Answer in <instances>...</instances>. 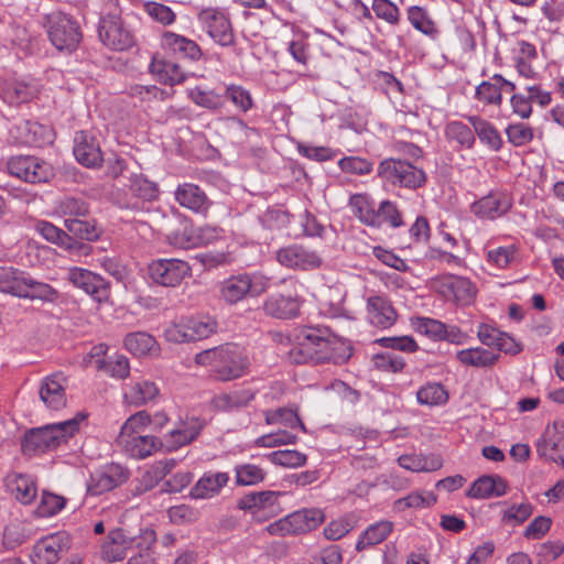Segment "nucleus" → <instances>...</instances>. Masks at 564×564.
<instances>
[{
  "label": "nucleus",
  "instance_id": "f257e3e1",
  "mask_svg": "<svg viewBox=\"0 0 564 564\" xmlns=\"http://www.w3.org/2000/svg\"><path fill=\"white\" fill-rule=\"evenodd\" d=\"M294 364L310 361L345 364L351 357V347L346 340L326 335L322 329L303 328L295 336V344L288 352Z\"/></svg>",
  "mask_w": 564,
  "mask_h": 564
},
{
  "label": "nucleus",
  "instance_id": "f03ea898",
  "mask_svg": "<svg viewBox=\"0 0 564 564\" xmlns=\"http://www.w3.org/2000/svg\"><path fill=\"white\" fill-rule=\"evenodd\" d=\"M195 362L212 367L214 378L223 382L245 376L250 367L245 351L232 344L203 350L195 356Z\"/></svg>",
  "mask_w": 564,
  "mask_h": 564
},
{
  "label": "nucleus",
  "instance_id": "7ed1b4c3",
  "mask_svg": "<svg viewBox=\"0 0 564 564\" xmlns=\"http://www.w3.org/2000/svg\"><path fill=\"white\" fill-rule=\"evenodd\" d=\"M85 417L84 413H78L73 419L30 430L22 443L23 451L30 453L56 449L79 431V424Z\"/></svg>",
  "mask_w": 564,
  "mask_h": 564
},
{
  "label": "nucleus",
  "instance_id": "20e7f679",
  "mask_svg": "<svg viewBox=\"0 0 564 564\" xmlns=\"http://www.w3.org/2000/svg\"><path fill=\"white\" fill-rule=\"evenodd\" d=\"M156 541V533L151 528L141 529L132 535L123 529H113L100 546L101 557L107 562H121L132 549H151Z\"/></svg>",
  "mask_w": 564,
  "mask_h": 564
},
{
  "label": "nucleus",
  "instance_id": "39448f33",
  "mask_svg": "<svg viewBox=\"0 0 564 564\" xmlns=\"http://www.w3.org/2000/svg\"><path fill=\"white\" fill-rule=\"evenodd\" d=\"M42 25L46 30L50 42L61 52L74 51L82 40L77 22L61 11L44 14Z\"/></svg>",
  "mask_w": 564,
  "mask_h": 564
},
{
  "label": "nucleus",
  "instance_id": "423d86ee",
  "mask_svg": "<svg viewBox=\"0 0 564 564\" xmlns=\"http://www.w3.org/2000/svg\"><path fill=\"white\" fill-rule=\"evenodd\" d=\"M269 286V279L261 273H240L231 275L219 284V294L224 302L234 305L247 296H259Z\"/></svg>",
  "mask_w": 564,
  "mask_h": 564
},
{
  "label": "nucleus",
  "instance_id": "0eeeda50",
  "mask_svg": "<svg viewBox=\"0 0 564 564\" xmlns=\"http://www.w3.org/2000/svg\"><path fill=\"white\" fill-rule=\"evenodd\" d=\"M378 176L392 185L416 189L426 182L425 172L406 160L386 159L378 166Z\"/></svg>",
  "mask_w": 564,
  "mask_h": 564
},
{
  "label": "nucleus",
  "instance_id": "6e6552de",
  "mask_svg": "<svg viewBox=\"0 0 564 564\" xmlns=\"http://www.w3.org/2000/svg\"><path fill=\"white\" fill-rule=\"evenodd\" d=\"M324 521L319 509H303L270 523L267 531L271 535H289L306 533L316 529Z\"/></svg>",
  "mask_w": 564,
  "mask_h": 564
},
{
  "label": "nucleus",
  "instance_id": "1a4fd4ad",
  "mask_svg": "<svg viewBox=\"0 0 564 564\" xmlns=\"http://www.w3.org/2000/svg\"><path fill=\"white\" fill-rule=\"evenodd\" d=\"M151 280L165 288H177L192 276V267L187 261L177 258H161L149 264Z\"/></svg>",
  "mask_w": 564,
  "mask_h": 564
},
{
  "label": "nucleus",
  "instance_id": "9d476101",
  "mask_svg": "<svg viewBox=\"0 0 564 564\" xmlns=\"http://www.w3.org/2000/svg\"><path fill=\"white\" fill-rule=\"evenodd\" d=\"M198 21L207 34L220 46H230L235 43V32L230 19L216 8H206L199 11Z\"/></svg>",
  "mask_w": 564,
  "mask_h": 564
},
{
  "label": "nucleus",
  "instance_id": "9b49d317",
  "mask_svg": "<svg viewBox=\"0 0 564 564\" xmlns=\"http://www.w3.org/2000/svg\"><path fill=\"white\" fill-rule=\"evenodd\" d=\"M11 175L29 183H45L54 176V169L35 156H15L8 162Z\"/></svg>",
  "mask_w": 564,
  "mask_h": 564
},
{
  "label": "nucleus",
  "instance_id": "f8f14e48",
  "mask_svg": "<svg viewBox=\"0 0 564 564\" xmlns=\"http://www.w3.org/2000/svg\"><path fill=\"white\" fill-rule=\"evenodd\" d=\"M276 260L285 268L303 271L317 269L323 263L317 252L301 245H291L279 249Z\"/></svg>",
  "mask_w": 564,
  "mask_h": 564
},
{
  "label": "nucleus",
  "instance_id": "ddd939ff",
  "mask_svg": "<svg viewBox=\"0 0 564 564\" xmlns=\"http://www.w3.org/2000/svg\"><path fill=\"white\" fill-rule=\"evenodd\" d=\"M433 288L446 300L468 304L476 294L473 283L463 276L446 274L434 280Z\"/></svg>",
  "mask_w": 564,
  "mask_h": 564
},
{
  "label": "nucleus",
  "instance_id": "4468645a",
  "mask_svg": "<svg viewBox=\"0 0 564 564\" xmlns=\"http://www.w3.org/2000/svg\"><path fill=\"white\" fill-rule=\"evenodd\" d=\"M203 423L195 416L180 420L175 426L161 437L163 449L173 452L192 443L200 433Z\"/></svg>",
  "mask_w": 564,
  "mask_h": 564
},
{
  "label": "nucleus",
  "instance_id": "2eb2a0df",
  "mask_svg": "<svg viewBox=\"0 0 564 564\" xmlns=\"http://www.w3.org/2000/svg\"><path fill=\"white\" fill-rule=\"evenodd\" d=\"M98 32L101 42L111 50L123 51L133 44L131 33L117 15L101 18Z\"/></svg>",
  "mask_w": 564,
  "mask_h": 564
},
{
  "label": "nucleus",
  "instance_id": "dca6fc26",
  "mask_svg": "<svg viewBox=\"0 0 564 564\" xmlns=\"http://www.w3.org/2000/svg\"><path fill=\"white\" fill-rule=\"evenodd\" d=\"M67 279L74 286L82 289L100 303L109 297L108 283L104 278L89 270L77 267L70 268Z\"/></svg>",
  "mask_w": 564,
  "mask_h": 564
},
{
  "label": "nucleus",
  "instance_id": "f3484780",
  "mask_svg": "<svg viewBox=\"0 0 564 564\" xmlns=\"http://www.w3.org/2000/svg\"><path fill=\"white\" fill-rule=\"evenodd\" d=\"M541 457L564 467V424L554 423L547 427L536 444Z\"/></svg>",
  "mask_w": 564,
  "mask_h": 564
},
{
  "label": "nucleus",
  "instance_id": "a211bd4d",
  "mask_svg": "<svg viewBox=\"0 0 564 564\" xmlns=\"http://www.w3.org/2000/svg\"><path fill=\"white\" fill-rule=\"evenodd\" d=\"M127 471L118 464H110L93 474L87 482V491L93 496L108 492L127 480Z\"/></svg>",
  "mask_w": 564,
  "mask_h": 564
},
{
  "label": "nucleus",
  "instance_id": "6ab92c4d",
  "mask_svg": "<svg viewBox=\"0 0 564 564\" xmlns=\"http://www.w3.org/2000/svg\"><path fill=\"white\" fill-rule=\"evenodd\" d=\"M69 545V538L64 532L47 535L33 547V564H55L59 554Z\"/></svg>",
  "mask_w": 564,
  "mask_h": 564
},
{
  "label": "nucleus",
  "instance_id": "aec40b11",
  "mask_svg": "<svg viewBox=\"0 0 564 564\" xmlns=\"http://www.w3.org/2000/svg\"><path fill=\"white\" fill-rule=\"evenodd\" d=\"M302 299L296 292L275 293L267 297L263 304L265 314L281 319L299 316Z\"/></svg>",
  "mask_w": 564,
  "mask_h": 564
},
{
  "label": "nucleus",
  "instance_id": "412c9836",
  "mask_svg": "<svg viewBox=\"0 0 564 564\" xmlns=\"http://www.w3.org/2000/svg\"><path fill=\"white\" fill-rule=\"evenodd\" d=\"M35 230L47 241L67 249L73 256L90 254L91 247L89 245L75 241L67 232L48 221H37Z\"/></svg>",
  "mask_w": 564,
  "mask_h": 564
},
{
  "label": "nucleus",
  "instance_id": "4be33fe9",
  "mask_svg": "<svg viewBox=\"0 0 564 564\" xmlns=\"http://www.w3.org/2000/svg\"><path fill=\"white\" fill-rule=\"evenodd\" d=\"M74 155L86 167H98L104 161L98 140L86 131H79L74 138Z\"/></svg>",
  "mask_w": 564,
  "mask_h": 564
},
{
  "label": "nucleus",
  "instance_id": "5701e85b",
  "mask_svg": "<svg viewBox=\"0 0 564 564\" xmlns=\"http://www.w3.org/2000/svg\"><path fill=\"white\" fill-rule=\"evenodd\" d=\"M514 89V83L506 79L500 74H495L489 80H485L476 87L475 98L486 106L500 107L502 104V91L511 93Z\"/></svg>",
  "mask_w": 564,
  "mask_h": 564
},
{
  "label": "nucleus",
  "instance_id": "b1692460",
  "mask_svg": "<svg viewBox=\"0 0 564 564\" xmlns=\"http://www.w3.org/2000/svg\"><path fill=\"white\" fill-rule=\"evenodd\" d=\"M161 47L166 53L194 62L202 57V50L195 41L171 31L162 33Z\"/></svg>",
  "mask_w": 564,
  "mask_h": 564
},
{
  "label": "nucleus",
  "instance_id": "393cba45",
  "mask_svg": "<svg viewBox=\"0 0 564 564\" xmlns=\"http://www.w3.org/2000/svg\"><path fill=\"white\" fill-rule=\"evenodd\" d=\"M174 197L182 207L197 214H206L210 207V200L207 195L196 184L184 183L178 185Z\"/></svg>",
  "mask_w": 564,
  "mask_h": 564
},
{
  "label": "nucleus",
  "instance_id": "a878e982",
  "mask_svg": "<svg viewBox=\"0 0 564 564\" xmlns=\"http://www.w3.org/2000/svg\"><path fill=\"white\" fill-rule=\"evenodd\" d=\"M42 402L52 410H59L66 405L65 378L62 373L46 377L40 387Z\"/></svg>",
  "mask_w": 564,
  "mask_h": 564
},
{
  "label": "nucleus",
  "instance_id": "bb28decb",
  "mask_svg": "<svg viewBox=\"0 0 564 564\" xmlns=\"http://www.w3.org/2000/svg\"><path fill=\"white\" fill-rule=\"evenodd\" d=\"M367 312L369 322L381 328L392 326L398 317L391 302L381 295H372L367 300Z\"/></svg>",
  "mask_w": 564,
  "mask_h": 564
},
{
  "label": "nucleus",
  "instance_id": "cd10ccee",
  "mask_svg": "<svg viewBox=\"0 0 564 564\" xmlns=\"http://www.w3.org/2000/svg\"><path fill=\"white\" fill-rule=\"evenodd\" d=\"M511 207L510 199L502 193H490L471 205V212L486 219H496Z\"/></svg>",
  "mask_w": 564,
  "mask_h": 564
},
{
  "label": "nucleus",
  "instance_id": "c85d7f7f",
  "mask_svg": "<svg viewBox=\"0 0 564 564\" xmlns=\"http://www.w3.org/2000/svg\"><path fill=\"white\" fill-rule=\"evenodd\" d=\"M160 395V389L154 381L148 379L132 380L124 387V401L134 406H142Z\"/></svg>",
  "mask_w": 564,
  "mask_h": 564
},
{
  "label": "nucleus",
  "instance_id": "c756f323",
  "mask_svg": "<svg viewBox=\"0 0 564 564\" xmlns=\"http://www.w3.org/2000/svg\"><path fill=\"white\" fill-rule=\"evenodd\" d=\"M117 444L131 457L140 459L163 449L161 437L154 435H139L132 438L117 440Z\"/></svg>",
  "mask_w": 564,
  "mask_h": 564
},
{
  "label": "nucleus",
  "instance_id": "7c9ffc66",
  "mask_svg": "<svg viewBox=\"0 0 564 564\" xmlns=\"http://www.w3.org/2000/svg\"><path fill=\"white\" fill-rule=\"evenodd\" d=\"M150 72L160 83L170 86L178 85L187 78L178 63L160 56L152 58Z\"/></svg>",
  "mask_w": 564,
  "mask_h": 564
},
{
  "label": "nucleus",
  "instance_id": "2f4dec72",
  "mask_svg": "<svg viewBox=\"0 0 564 564\" xmlns=\"http://www.w3.org/2000/svg\"><path fill=\"white\" fill-rule=\"evenodd\" d=\"M227 473H205L191 488V497L194 499H209L217 496L228 484Z\"/></svg>",
  "mask_w": 564,
  "mask_h": 564
},
{
  "label": "nucleus",
  "instance_id": "473e14b6",
  "mask_svg": "<svg viewBox=\"0 0 564 564\" xmlns=\"http://www.w3.org/2000/svg\"><path fill=\"white\" fill-rule=\"evenodd\" d=\"M6 487L23 505L31 503L37 495L35 480L24 474L12 473L6 477Z\"/></svg>",
  "mask_w": 564,
  "mask_h": 564
},
{
  "label": "nucleus",
  "instance_id": "72a5a7b5",
  "mask_svg": "<svg viewBox=\"0 0 564 564\" xmlns=\"http://www.w3.org/2000/svg\"><path fill=\"white\" fill-rule=\"evenodd\" d=\"M506 494L507 484L500 476L497 475L479 477L473 482L467 491V496L475 499L502 497Z\"/></svg>",
  "mask_w": 564,
  "mask_h": 564
},
{
  "label": "nucleus",
  "instance_id": "f704fd0d",
  "mask_svg": "<svg viewBox=\"0 0 564 564\" xmlns=\"http://www.w3.org/2000/svg\"><path fill=\"white\" fill-rule=\"evenodd\" d=\"M467 119L481 143L496 152L502 148V138L491 122L479 116H469Z\"/></svg>",
  "mask_w": 564,
  "mask_h": 564
},
{
  "label": "nucleus",
  "instance_id": "c9c22d12",
  "mask_svg": "<svg viewBox=\"0 0 564 564\" xmlns=\"http://www.w3.org/2000/svg\"><path fill=\"white\" fill-rule=\"evenodd\" d=\"M254 398L251 390H235L228 393L215 395L212 399V405L215 410L230 412L247 406Z\"/></svg>",
  "mask_w": 564,
  "mask_h": 564
},
{
  "label": "nucleus",
  "instance_id": "e433bc0d",
  "mask_svg": "<svg viewBox=\"0 0 564 564\" xmlns=\"http://www.w3.org/2000/svg\"><path fill=\"white\" fill-rule=\"evenodd\" d=\"M20 129L23 131L21 142L24 144L41 148L54 141V131L50 126L25 121Z\"/></svg>",
  "mask_w": 564,
  "mask_h": 564
},
{
  "label": "nucleus",
  "instance_id": "4c0bfd02",
  "mask_svg": "<svg viewBox=\"0 0 564 564\" xmlns=\"http://www.w3.org/2000/svg\"><path fill=\"white\" fill-rule=\"evenodd\" d=\"M456 359L464 366L486 368L494 366L499 355L481 347H474L457 351Z\"/></svg>",
  "mask_w": 564,
  "mask_h": 564
},
{
  "label": "nucleus",
  "instance_id": "58836bf2",
  "mask_svg": "<svg viewBox=\"0 0 564 564\" xmlns=\"http://www.w3.org/2000/svg\"><path fill=\"white\" fill-rule=\"evenodd\" d=\"M392 521L382 520L369 525L356 543L357 551H364L384 541L393 531Z\"/></svg>",
  "mask_w": 564,
  "mask_h": 564
},
{
  "label": "nucleus",
  "instance_id": "ea45409f",
  "mask_svg": "<svg viewBox=\"0 0 564 564\" xmlns=\"http://www.w3.org/2000/svg\"><path fill=\"white\" fill-rule=\"evenodd\" d=\"M123 343L124 347L135 356L152 355L159 349L155 338L145 332L128 334Z\"/></svg>",
  "mask_w": 564,
  "mask_h": 564
},
{
  "label": "nucleus",
  "instance_id": "a19ab883",
  "mask_svg": "<svg viewBox=\"0 0 564 564\" xmlns=\"http://www.w3.org/2000/svg\"><path fill=\"white\" fill-rule=\"evenodd\" d=\"M416 400L422 405L440 406L448 401V393L441 383L429 382L417 390Z\"/></svg>",
  "mask_w": 564,
  "mask_h": 564
},
{
  "label": "nucleus",
  "instance_id": "79ce46f5",
  "mask_svg": "<svg viewBox=\"0 0 564 564\" xmlns=\"http://www.w3.org/2000/svg\"><path fill=\"white\" fill-rule=\"evenodd\" d=\"M26 274L13 268H0V292L21 297Z\"/></svg>",
  "mask_w": 564,
  "mask_h": 564
},
{
  "label": "nucleus",
  "instance_id": "37998d69",
  "mask_svg": "<svg viewBox=\"0 0 564 564\" xmlns=\"http://www.w3.org/2000/svg\"><path fill=\"white\" fill-rule=\"evenodd\" d=\"M349 206L354 215L358 217L361 223L372 227L378 226L377 210L373 209L367 196L361 194L352 195L349 199Z\"/></svg>",
  "mask_w": 564,
  "mask_h": 564
},
{
  "label": "nucleus",
  "instance_id": "c03bdc74",
  "mask_svg": "<svg viewBox=\"0 0 564 564\" xmlns=\"http://www.w3.org/2000/svg\"><path fill=\"white\" fill-rule=\"evenodd\" d=\"M399 465L408 470L434 471L442 467V460L437 457H424L421 455H402L398 459Z\"/></svg>",
  "mask_w": 564,
  "mask_h": 564
},
{
  "label": "nucleus",
  "instance_id": "a18cd8bd",
  "mask_svg": "<svg viewBox=\"0 0 564 564\" xmlns=\"http://www.w3.org/2000/svg\"><path fill=\"white\" fill-rule=\"evenodd\" d=\"M408 20L411 25L425 35L433 36L437 33L435 22L430 17L429 12L419 6H412L406 11Z\"/></svg>",
  "mask_w": 564,
  "mask_h": 564
},
{
  "label": "nucleus",
  "instance_id": "49530a36",
  "mask_svg": "<svg viewBox=\"0 0 564 564\" xmlns=\"http://www.w3.org/2000/svg\"><path fill=\"white\" fill-rule=\"evenodd\" d=\"M21 297L53 302L57 292L50 284L36 281L26 274Z\"/></svg>",
  "mask_w": 564,
  "mask_h": 564
},
{
  "label": "nucleus",
  "instance_id": "de8ad7c7",
  "mask_svg": "<svg viewBox=\"0 0 564 564\" xmlns=\"http://www.w3.org/2000/svg\"><path fill=\"white\" fill-rule=\"evenodd\" d=\"M193 340L208 338L218 329V322L209 315L187 316Z\"/></svg>",
  "mask_w": 564,
  "mask_h": 564
},
{
  "label": "nucleus",
  "instance_id": "09e8293b",
  "mask_svg": "<svg viewBox=\"0 0 564 564\" xmlns=\"http://www.w3.org/2000/svg\"><path fill=\"white\" fill-rule=\"evenodd\" d=\"M150 413L145 410L139 411L130 415L123 425L117 440L132 438L142 435L141 433L149 426Z\"/></svg>",
  "mask_w": 564,
  "mask_h": 564
},
{
  "label": "nucleus",
  "instance_id": "8fccbe9b",
  "mask_svg": "<svg viewBox=\"0 0 564 564\" xmlns=\"http://www.w3.org/2000/svg\"><path fill=\"white\" fill-rule=\"evenodd\" d=\"M265 423L269 425L272 424H283L286 427H300L303 432L306 431L305 425L299 417L297 413L292 409L280 408L276 410H270L264 413Z\"/></svg>",
  "mask_w": 564,
  "mask_h": 564
},
{
  "label": "nucleus",
  "instance_id": "3c124183",
  "mask_svg": "<svg viewBox=\"0 0 564 564\" xmlns=\"http://www.w3.org/2000/svg\"><path fill=\"white\" fill-rule=\"evenodd\" d=\"M64 224L68 232L76 238L95 240L99 237L95 221L80 218H66Z\"/></svg>",
  "mask_w": 564,
  "mask_h": 564
},
{
  "label": "nucleus",
  "instance_id": "603ef678",
  "mask_svg": "<svg viewBox=\"0 0 564 564\" xmlns=\"http://www.w3.org/2000/svg\"><path fill=\"white\" fill-rule=\"evenodd\" d=\"M371 10L376 18L384 21L390 26H397L401 21L400 9L390 0H372Z\"/></svg>",
  "mask_w": 564,
  "mask_h": 564
},
{
  "label": "nucleus",
  "instance_id": "864d4df0",
  "mask_svg": "<svg viewBox=\"0 0 564 564\" xmlns=\"http://www.w3.org/2000/svg\"><path fill=\"white\" fill-rule=\"evenodd\" d=\"M164 338L174 344L194 341L191 335V326L187 316H182L166 326L164 329Z\"/></svg>",
  "mask_w": 564,
  "mask_h": 564
},
{
  "label": "nucleus",
  "instance_id": "5fc2aeb1",
  "mask_svg": "<svg viewBox=\"0 0 564 564\" xmlns=\"http://www.w3.org/2000/svg\"><path fill=\"white\" fill-rule=\"evenodd\" d=\"M436 497L432 492L422 494L419 491L411 492L404 498L394 501V510L401 512L409 508L420 509L433 506Z\"/></svg>",
  "mask_w": 564,
  "mask_h": 564
},
{
  "label": "nucleus",
  "instance_id": "6e6d98bb",
  "mask_svg": "<svg viewBox=\"0 0 564 564\" xmlns=\"http://www.w3.org/2000/svg\"><path fill=\"white\" fill-rule=\"evenodd\" d=\"M267 457L272 464L286 468H297L306 463V455L295 449L274 451Z\"/></svg>",
  "mask_w": 564,
  "mask_h": 564
},
{
  "label": "nucleus",
  "instance_id": "4d7b16f0",
  "mask_svg": "<svg viewBox=\"0 0 564 564\" xmlns=\"http://www.w3.org/2000/svg\"><path fill=\"white\" fill-rule=\"evenodd\" d=\"M448 140L456 141L459 145L470 149L475 143L473 130L460 121H452L445 128Z\"/></svg>",
  "mask_w": 564,
  "mask_h": 564
},
{
  "label": "nucleus",
  "instance_id": "13d9d810",
  "mask_svg": "<svg viewBox=\"0 0 564 564\" xmlns=\"http://www.w3.org/2000/svg\"><path fill=\"white\" fill-rule=\"evenodd\" d=\"M188 97L197 106L207 109H218L224 105L223 96L213 89L194 87L188 90Z\"/></svg>",
  "mask_w": 564,
  "mask_h": 564
},
{
  "label": "nucleus",
  "instance_id": "bf43d9fd",
  "mask_svg": "<svg viewBox=\"0 0 564 564\" xmlns=\"http://www.w3.org/2000/svg\"><path fill=\"white\" fill-rule=\"evenodd\" d=\"M533 506L530 502H522L520 505H512L508 507L501 514V522L518 527L524 523L532 514Z\"/></svg>",
  "mask_w": 564,
  "mask_h": 564
},
{
  "label": "nucleus",
  "instance_id": "052dcab7",
  "mask_svg": "<svg viewBox=\"0 0 564 564\" xmlns=\"http://www.w3.org/2000/svg\"><path fill=\"white\" fill-rule=\"evenodd\" d=\"M412 325L417 333L433 340H442V335L445 334V324L434 318L417 317Z\"/></svg>",
  "mask_w": 564,
  "mask_h": 564
},
{
  "label": "nucleus",
  "instance_id": "680f3d73",
  "mask_svg": "<svg viewBox=\"0 0 564 564\" xmlns=\"http://www.w3.org/2000/svg\"><path fill=\"white\" fill-rule=\"evenodd\" d=\"M343 301L344 295L337 289H329L326 297L319 303V310L322 314L327 317H339L343 315Z\"/></svg>",
  "mask_w": 564,
  "mask_h": 564
},
{
  "label": "nucleus",
  "instance_id": "e2e57ef3",
  "mask_svg": "<svg viewBox=\"0 0 564 564\" xmlns=\"http://www.w3.org/2000/svg\"><path fill=\"white\" fill-rule=\"evenodd\" d=\"M144 11L151 19L164 26L173 24L176 20L175 12L169 6L160 2L149 1L144 3Z\"/></svg>",
  "mask_w": 564,
  "mask_h": 564
},
{
  "label": "nucleus",
  "instance_id": "0e129e2a",
  "mask_svg": "<svg viewBox=\"0 0 564 564\" xmlns=\"http://www.w3.org/2000/svg\"><path fill=\"white\" fill-rule=\"evenodd\" d=\"M508 141L514 147H523L533 140V129L522 122L509 124L506 128Z\"/></svg>",
  "mask_w": 564,
  "mask_h": 564
},
{
  "label": "nucleus",
  "instance_id": "69168bd1",
  "mask_svg": "<svg viewBox=\"0 0 564 564\" xmlns=\"http://www.w3.org/2000/svg\"><path fill=\"white\" fill-rule=\"evenodd\" d=\"M169 243L180 249L195 248V227L183 225L167 236Z\"/></svg>",
  "mask_w": 564,
  "mask_h": 564
},
{
  "label": "nucleus",
  "instance_id": "338daca9",
  "mask_svg": "<svg viewBox=\"0 0 564 564\" xmlns=\"http://www.w3.org/2000/svg\"><path fill=\"white\" fill-rule=\"evenodd\" d=\"M265 473L257 465L246 464L236 467V480L238 485L252 486L264 479Z\"/></svg>",
  "mask_w": 564,
  "mask_h": 564
},
{
  "label": "nucleus",
  "instance_id": "774afa93",
  "mask_svg": "<svg viewBox=\"0 0 564 564\" xmlns=\"http://www.w3.org/2000/svg\"><path fill=\"white\" fill-rule=\"evenodd\" d=\"M518 249L510 245L507 247H498L487 252V259L490 263L499 269L509 267L517 258Z\"/></svg>",
  "mask_w": 564,
  "mask_h": 564
}]
</instances>
